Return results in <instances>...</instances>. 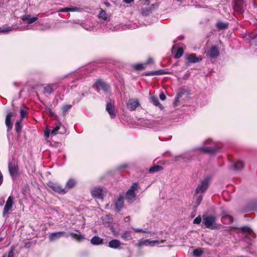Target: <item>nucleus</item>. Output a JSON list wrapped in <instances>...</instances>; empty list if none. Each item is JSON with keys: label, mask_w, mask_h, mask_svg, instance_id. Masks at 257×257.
<instances>
[{"label": "nucleus", "mask_w": 257, "mask_h": 257, "mask_svg": "<svg viewBox=\"0 0 257 257\" xmlns=\"http://www.w3.org/2000/svg\"><path fill=\"white\" fill-rule=\"evenodd\" d=\"M187 59L190 63H196L201 61L202 59L197 57L195 54H192L188 56Z\"/></svg>", "instance_id": "19"}, {"label": "nucleus", "mask_w": 257, "mask_h": 257, "mask_svg": "<svg viewBox=\"0 0 257 257\" xmlns=\"http://www.w3.org/2000/svg\"><path fill=\"white\" fill-rule=\"evenodd\" d=\"M51 135L55 136L58 134H64L66 132L65 128L62 125V123L60 122H58L56 123L55 126L50 129Z\"/></svg>", "instance_id": "5"}, {"label": "nucleus", "mask_w": 257, "mask_h": 257, "mask_svg": "<svg viewBox=\"0 0 257 257\" xmlns=\"http://www.w3.org/2000/svg\"><path fill=\"white\" fill-rule=\"evenodd\" d=\"M206 55L211 58H215L217 57L219 55V52L218 47L216 46L211 47L210 50L207 53Z\"/></svg>", "instance_id": "12"}, {"label": "nucleus", "mask_w": 257, "mask_h": 257, "mask_svg": "<svg viewBox=\"0 0 257 257\" xmlns=\"http://www.w3.org/2000/svg\"><path fill=\"white\" fill-rule=\"evenodd\" d=\"M241 230L243 235L246 239H248L249 240L251 241L254 238L253 233L248 227H242Z\"/></svg>", "instance_id": "13"}, {"label": "nucleus", "mask_w": 257, "mask_h": 257, "mask_svg": "<svg viewBox=\"0 0 257 257\" xmlns=\"http://www.w3.org/2000/svg\"><path fill=\"white\" fill-rule=\"evenodd\" d=\"M249 37L251 39V44L257 45V33L255 34L253 33L250 34Z\"/></svg>", "instance_id": "31"}, {"label": "nucleus", "mask_w": 257, "mask_h": 257, "mask_svg": "<svg viewBox=\"0 0 257 257\" xmlns=\"http://www.w3.org/2000/svg\"><path fill=\"white\" fill-rule=\"evenodd\" d=\"M202 253H203V251L200 248L196 249L193 251V254L195 256H197L201 255L202 254Z\"/></svg>", "instance_id": "39"}, {"label": "nucleus", "mask_w": 257, "mask_h": 257, "mask_svg": "<svg viewBox=\"0 0 257 257\" xmlns=\"http://www.w3.org/2000/svg\"><path fill=\"white\" fill-rule=\"evenodd\" d=\"M204 146L199 147L197 149L204 153L215 154L219 149L215 143L210 139L205 141L203 143Z\"/></svg>", "instance_id": "1"}, {"label": "nucleus", "mask_w": 257, "mask_h": 257, "mask_svg": "<svg viewBox=\"0 0 257 257\" xmlns=\"http://www.w3.org/2000/svg\"><path fill=\"white\" fill-rule=\"evenodd\" d=\"M165 240H162L161 241H159L157 240H152L150 239H142L139 241V246H141L143 245L146 246H154L160 243H163L165 242Z\"/></svg>", "instance_id": "6"}, {"label": "nucleus", "mask_w": 257, "mask_h": 257, "mask_svg": "<svg viewBox=\"0 0 257 257\" xmlns=\"http://www.w3.org/2000/svg\"><path fill=\"white\" fill-rule=\"evenodd\" d=\"M13 204L14 201L13 200V198L11 196H9L6 203V204L3 210L4 215H5L6 214H8L9 213V211L12 210Z\"/></svg>", "instance_id": "11"}, {"label": "nucleus", "mask_w": 257, "mask_h": 257, "mask_svg": "<svg viewBox=\"0 0 257 257\" xmlns=\"http://www.w3.org/2000/svg\"><path fill=\"white\" fill-rule=\"evenodd\" d=\"M84 28L85 29L87 30H91V27H86V28L84 27Z\"/></svg>", "instance_id": "58"}, {"label": "nucleus", "mask_w": 257, "mask_h": 257, "mask_svg": "<svg viewBox=\"0 0 257 257\" xmlns=\"http://www.w3.org/2000/svg\"><path fill=\"white\" fill-rule=\"evenodd\" d=\"M105 191L100 187L94 188L91 192V195L93 197L103 199L104 196Z\"/></svg>", "instance_id": "10"}, {"label": "nucleus", "mask_w": 257, "mask_h": 257, "mask_svg": "<svg viewBox=\"0 0 257 257\" xmlns=\"http://www.w3.org/2000/svg\"><path fill=\"white\" fill-rule=\"evenodd\" d=\"M245 6V4L243 0H234L233 9L236 12L242 14L244 11V8Z\"/></svg>", "instance_id": "7"}, {"label": "nucleus", "mask_w": 257, "mask_h": 257, "mask_svg": "<svg viewBox=\"0 0 257 257\" xmlns=\"http://www.w3.org/2000/svg\"><path fill=\"white\" fill-rule=\"evenodd\" d=\"M56 87V84H50L48 85L47 86L44 87V92L50 94L53 92L54 91V87Z\"/></svg>", "instance_id": "26"}, {"label": "nucleus", "mask_w": 257, "mask_h": 257, "mask_svg": "<svg viewBox=\"0 0 257 257\" xmlns=\"http://www.w3.org/2000/svg\"><path fill=\"white\" fill-rule=\"evenodd\" d=\"M126 166H127L126 164H124V165L120 166V169L125 168L126 167Z\"/></svg>", "instance_id": "55"}, {"label": "nucleus", "mask_w": 257, "mask_h": 257, "mask_svg": "<svg viewBox=\"0 0 257 257\" xmlns=\"http://www.w3.org/2000/svg\"><path fill=\"white\" fill-rule=\"evenodd\" d=\"M244 166L243 163L241 161H237L234 164V170L235 171H239L241 170Z\"/></svg>", "instance_id": "28"}, {"label": "nucleus", "mask_w": 257, "mask_h": 257, "mask_svg": "<svg viewBox=\"0 0 257 257\" xmlns=\"http://www.w3.org/2000/svg\"><path fill=\"white\" fill-rule=\"evenodd\" d=\"M13 116L12 112H9L8 113L6 118V124L8 128V131L11 130L13 127V123L11 120V118Z\"/></svg>", "instance_id": "18"}, {"label": "nucleus", "mask_w": 257, "mask_h": 257, "mask_svg": "<svg viewBox=\"0 0 257 257\" xmlns=\"http://www.w3.org/2000/svg\"><path fill=\"white\" fill-rule=\"evenodd\" d=\"M20 114L22 118H23L27 116V112L26 110L21 109L20 111Z\"/></svg>", "instance_id": "43"}, {"label": "nucleus", "mask_w": 257, "mask_h": 257, "mask_svg": "<svg viewBox=\"0 0 257 257\" xmlns=\"http://www.w3.org/2000/svg\"><path fill=\"white\" fill-rule=\"evenodd\" d=\"M183 52H184L183 49L181 47L179 48L177 50L176 54H175V57L176 58H180L182 56Z\"/></svg>", "instance_id": "35"}, {"label": "nucleus", "mask_w": 257, "mask_h": 257, "mask_svg": "<svg viewBox=\"0 0 257 257\" xmlns=\"http://www.w3.org/2000/svg\"><path fill=\"white\" fill-rule=\"evenodd\" d=\"M133 230H134L136 232H141L144 233H147L148 232L143 229L140 228H132Z\"/></svg>", "instance_id": "47"}, {"label": "nucleus", "mask_w": 257, "mask_h": 257, "mask_svg": "<svg viewBox=\"0 0 257 257\" xmlns=\"http://www.w3.org/2000/svg\"><path fill=\"white\" fill-rule=\"evenodd\" d=\"M115 205L116 209L119 211L123 205V199L122 197H119L116 200Z\"/></svg>", "instance_id": "22"}, {"label": "nucleus", "mask_w": 257, "mask_h": 257, "mask_svg": "<svg viewBox=\"0 0 257 257\" xmlns=\"http://www.w3.org/2000/svg\"><path fill=\"white\" fill-rule=\"evenodd\" d=\"M70 236L74 239L77 240L78 241H80L83 240L85 238V235L83 234H81L80 233H75L73 232L70 233Z\"/></svg>", "instance_id": "24"}, {"label": "nucleus", "mask_w": 257, "mask_h": 257, "mask_svg": "<svg viewBox=\"0 0 257 257\" xmlns=\"http://www.w3.org/2000/svg\"><path fill=\"white\" fill-rule=\"evenodd\" d=\"M91 243L93 245H100L103 243V239L99 236H95L91 239Z\"/></svg>", "instance_id": "20"}, {"label": "nucleus", "mask_w": 257, "mask_h": 257, "mask_svg": "<svg viewBox=\"0 0 257 257\" xmlns=\"http://www.w3.org/2000/svg\"><path fill=\"white\" fill-rule=\"evenodd\" d=\"M121 237L125 240H129L132 239L131 232L130 231H125L123 232L121 234Z\"/></svg>", "instance_id": "32"}, {"label": "nucleus", "mask_w": 257, "mask_h": 257, "mask_svg": "<svg viewBox=\"0 0 257 257\" xmlns=\"http://www.w3.org/2000/svg\"><path fill=\"white\" fill-rule=\"evenodd\" d=\"M129 219H130L129 217H125V220H128Z\"/></svg>", "instance_id": "59"}, {"label": "nucleus", "mask_w": 257, "mask_h": 257, "mask_svg": "<svg viewBox=\"0 0 257 257\" xmlns=\"http://www.w3.org/2000/svg\"><path fill=\"white\" fill-rule=\"evenodd\" d=\"M68 236V234L64 231H59V232H52L50 234L49 236V238L50 241H54L61 237H67Z\"/></svg>", "instance_id": "8"}, {"label": "nucleus", "mask_w": 257, "mask_h": 257, "mask_svg": "<svg viewBox=\"0 0 257 257\" xmlns=\"http://www.w3.org/2000/svg\"><path fill=\"white\" fill-rule=\"evenodd\" d=\"M120 245V242L117 239H113L108 243V246L112 248H117Z\"/></svg>", "instance_id": "23"}, {"label": "nucleus", "mask_w": 257, "mask_h": 257, "mask_svg": "<svg viewBox=\"0 0 257 257\" xmlns=\"http://www.w3.org/2000/svg\"><path fill=\"white\" fill-rule=\"evenodd\" d=\"M150 13H151V11L149 9H147L146 10L143 9V10H142V11H141L142 14L144 16H148Z\"/></svg>", "instance_id": "41"}, {"label": "nucleus", "mask_w": 257, "mask_h": 257, "mask_svg": "<svg viewBox=\"0 0 257 257\" xmlns=\"http://www.w3.org/2000/svg\"><path fill=\"white\" fill-rule=\"evenodd\" d=\"M146 67V64L145 63H141V64H137L134 65V68L138 70H140L142 69H144Z\"/></svg>", "instance_id": "33"}, {"label": "nucleus", "mask_w": 257, "mask_h": 257, "mask_svg": "<svg viewBox=\"0 0 257 257\" xmlns=\"http://www.w3.org/2000/svg\"><path fill=\"white\" fill-rule=\"evenodd\" d=\"M79 9L76 7L75 8H68V12H76L79 11Z\"/></svg>", "instance_id": "48"}, {"label": "nucleus", "mask_w": 257, "mask_h": 257, "mask_svg": "<svg viewBox=\"0 0 257 257\" xmlns=\"http://www.w3.org/2000/svg\"><path fill=\"white\" fill-rule=\"evenodd\" d=\"M94 86H96L97 89H101L104 92H106L109 89V86L103 81L98 80L95 83Z\"/></svg>", "instance_id": "15"}, {"label": "nucleus", "mask_w": 257, "mask_h": 257, "mask_svg": "<svg viewBox=\"0 0 257 257\" xmlns=\"http://www.w3.org/2000/svg\"><path fill=\"white\" fill-rule=\"evenodd\" d=\"M139 188V185L137 183H134L130 189L126 192L125 198L128 202H132L136 199V194L135 191Z\"/></svg>", "instance_id": "3"}, {"label": "nucleus", "mask_w": 257, "mask_h": 257, "mask_svg": "<svg viewBox=\"0 0 257 257\" xmlns=\"http://www.w3.org/2000/svg\"><path fill=\"white\" fill-rule=\"evenodd\" d=\"M106 5H107V6H108L109 4V3H106Z\"/></svg>", "instance_id": "62"}, {"label": "nucleus", "mask_w": 257, "mask_h": 257, "mask_svg": "<svg viewBox=\"0 0 257 257\" xmlns=\"http://www.w3.org/2000/svg\"><path fill=\"white\" fill-rule=\"evenodd\" d=\"M21 19L23 21H28V24H31L38 20V18L37 17H31L30 15H25L22 16Z\"/></svg>", "instance_id": "17"}, {"label": "nucleus", "mask_w": 257, "mask_h": 257, "mask_svg": "<svg viewBox=\"0 0 257 257\" xmlns=\"http://www.w3.org/2000/svg\"><path fill=\"white\" fill-rule=\"evenodd\" d=\"M201 221V217L200 216H197L193 221L194 224H199Z\"/></svg>", "instance_id": "42"}, {"label": "nucleus", "mask_w": 257, "mask_h": 257, "mask_svg": "<svg viewBox=\"0 0 257 257\" xmlns=\"http://www.w3.org/2000/svg\"><path fill=\"white\" fill-rule=\"evenodd\" d=\"M46 110L47 111V113L50 115L51 116L54 115V112L53 111V110L50 108L49 107L46 108Z\"/></svg>", "instance_id": "44"}, {"label": "nucleus", "mask_w": 257, "mask_h": 257, "mask_svg": "<svg viewBox=\"0 0 257 257\" xmlns=\"http://www.w3.org/2000/svg\"><path fill=\"white\" fill-rule=\"evenodd\" d=\"M51 134V131H50V129H46V131H45V136L47 138H48L49 137V135Z\"/></svg>", "instance_id": "46"}, {"label": "nucleus", "mask_w": 257, "mask_h": 257, "mask_svg": "<svg viewBox=\"0 0 257 257\" xmlns=\"http://www.w3.org/2000/svg\"><path fill=\"white\" fill-rule=\"evenodd\" d=\"M87 92L83 93L81 94V97L85 96L86 94H87Z\"/></svg>", "instance_id": "57"}, {"label": "nucleus", "mask_w": 257, "mask_h": 257, "mask_svg": "<svg viewBox=\"0 0 257 257\" xmlns=\"http://www.w3.org/2000/svg\"><path fill=\"white\" fill-rule=\"evenodd\" d=\"M222 217L225 219L227 223H231L233 220V217L231 215L225 212L222 213Z\"/></svg>", "instance_id": "29"}, {"label": "nucleus", "mask_w": 257, "mask_h": 257, "mask_svg": "<svg viewBox=\"0 0 257 257\" xmlns=\"http://www.w3.org/2000/svg\"><path fill=\"white\" fill-rule=\"evenodd\" d=\"M160 98L162 100H165V99H166V96L165 95V94L164 93H161L160 94Z\"/></svg>", "instance_id": "49"}, {"label": "nucleus", "mask_w": 257, "mask_h": 257, "mask_svg": "<svg viewBox=\"0 0 257 257\" xmlns=\"http://www.w3.org/2000/svg\"><path fill=\"white\" fill-rule=\"evenodd\" d=\"M106 110L111 118H113L115 117V113L114 112V107L111 101L107 103Z\"/></svg>", "instance_id": "16"}, {"label": "nucleus", "mask_w": 257, "mask_h": 257, "mask_svg": "<svg viewBox=\"0 0 257 257\" xmlns=\"http://www.w3.org/2000/svg\"><path fill=\"white\" fill-rule=\"evenodd\" d=\"M123 1L126 4H130L133 3L134 0H123Z\"/></svg>", "instance_id": "54"}, {"label": "nucleus", "mask_w": 257, "mask_h": 257, "mask_svg": "<svg viewBox=\"0 0 257 257\" xmlns=\"http://www.w3.org/2000/svg\"><path fill=\"white\" fill-rule=\"evenodd\" d=\"M99 18L101 19L103 21H105L107 19V15L106 12L101 10L99 14Z\"/></svg>", "instance_id": "34"}, {"label": "nucleus", "mask_w": 257, "mask_h": 257, "mask_svg": "<svg viewBox=\"0 0 257 257\" xmlns=\"http://www.w3.org/2000/svg\"><path fill=\"white\" fill-rule=\"evenodd\" d=\"M209 182V180L208 178H206L203 180L197 187L196 189V193L197 194L199 193H204L208 188Z\"/></svg>", "instance_id": "9"}, {"label": "nucleus", "mask_w": 257, "mask_h": 257, "mask_svg": "<svg viewBox=\"0 0 257 257\" xmlns=\"http://www.w3.org/2000/svg\"><path fill=\"white\" fill-rule=\"evenodd\" d=\"M153 62V59L151 58H149L148 60H147V61L146 63H145V64H146V65L148 64H150L151 63Z\"/></svg>", "instance_id": "53"}, {"label": "nucleus", "mask_w": 257, "mask_h": 257, "mask_svg": "<svg viewBox=\"0 0 257 257\" xmlns=\"http://www.w3.org/2000/svg\"><path fill=\"white\" fill-rule=\"evenodd\" d=\"M139 102L138 99H130L127 103V107L131 110H134L139 106Z\"/></svg>", "instance_id": "14"}, {"label": "nucleus", "mask_w": 257, "mask_h": 257, "mask_svg": "<svg viewBox=\"0 0 257 257\" xmlns=\"http://www.w3.org/2000/svg\"><path fill=\"white\" fill-rule=\"evenodd\" d=\"M151 101L152 103L156 106L161 105L159 102V99L157 97L154 96H151Z\"/></svg>", "instance_id": "36"}, {"label": "nucleus", "mask_w": 257, "mask_h": 257, "mask_svg": "<svg viewBox=\"0 0 257 257\" xmlns=\"http://www.w3.org/2000/svg\"><path fill=\"white\" fill-rule=\"evenodd\" d=\"M202 196L201 195H199L196 200V202H195V204H196V206H198L200 204V203L202 201Z\"/></svg>", "instance_id": "40"}, {"label": "nucleus", "mask_w": 257, "mask_h": 257, "mask_svg": "<svg viewBox=\"0 0 257 257\" xmlns=\"http://www.w3.org/2000/svg\"><path fill=\"white\" fill-rule=\"evenodd\" d=\"M68 8H65L61 9L60 10H59V12H68Z\"/></svg>", "instance_id": "50"}, {"label": "nucleus", "mask_w": 257, "mask_h": 257, "mask_svg": "<svg viewBox=\"0 0 257 257\" xmlns=\"http://www.w3.org/2000/svg\"><path fill=\"white\" fill-rule=\"evenodd\" d=\"M163 170V167L161 166H154L151 167L149 169L150 173H155L160 171Z\"/></svg>", "instance_id": "30"}, {"label": "nucleus", "mask_w": 257, "mask_h": 257, "mask_svg": "<svg viewBox=\"0 0 257 257\" xmlns=\"http://www.w3.org/2000/svg\"><path fill=\"white\" fill-rule=\"evenodd\" d=\"M16 130L17 132H19L21 129V123L19 121H17L16 123Z\"/></svg>", "instance_id": "45"}, {"label": "nucleus", "mask_w": 257, "mask_h": 257, "mask_svg": "<svg viewBox=\"0 0 257 257\" xmlns=\"http://www.w3.org/2000/svg\"><path fill=\"white\" fill-rule=\"evenodd\" d=\"M15 29V28L11 26H3L0 28V33L7 34Z\"/></svg>", "instance_id": "25"}, {"label": "nucleus", "mask_w": 257, "mask_h": 257, "mask_svg": "<svg viewBox=\"0 0 257 257\" xmlns=\"http://www.w3.org/2000/svg\"><path fill=\"white\" fill-rule=\"evenodd\" d=\"M29 24H27V25L23 26V27L21 28V29H22V30H28V29H29Z\"/></svg>", "instance_id": "51"}, {"label": "nucleus", "mask_w": 257, "mask_h": 257, "mask_svg": "<svg viewBox=\"0 0 257 257\" xmlns=\"http://www.w3.org/2000/svg\"><path fill=\"white\" fill-rule=\"evenodd\" d=\"M72 107L71 105L65 104L62 107V110L64 114L66 113Z\"/></svg>", "instance_id": "37"}, {"label": "nucleus", "mask_w": 257, "mask_h": 257, "mask_svg": "<svg viewBox=\"0 0 257 257\" xmlns=\"http://www.w3.org/2000/svg\"><path fill=\"white\" fill-rule=\"evenodd\" d=\"M13 250H11L9 252V254L7 257H13Z\"/></svg>", "instance_id": "52"}, {"label": "nucleus", "mask_w": 257, "mask_h": 257, "mask_svg": "<svg viewBox=\"0 0 257 257\" xmlns=\"http://www.w3.org/2000/svg\"><path fill=\"white\" fill-rule=\"evenodd\" d=\"M76 183V182L74 179H70L67 182V183L66 184V186L64 188V189H67V192L68 190L72 189L75 186Z\"/></svg>", "instance_id": "21"}, {"label": "nucleus", "mask_w": 257, "mask_h": 257, "mask_svg": "<svg viewBox=\"0 0 257 257\" xmlns=\"http://www.w3.org/2000/svg\"><path fill=\"white\" fill-rule=\"evenodd\" d=\"M48 186L54 192L60 194H65L67 193V189L63 188L60 184L53 182H49Z\"/></svg>", "instance_id": "4"}, {"label": "nucleus", "mask_w": 257, "mask_h": 257, "mask_svg": "<svg viewBox=\"0 0 257 257\" xmlns=\"http://www.w3.org/2000/svg\"><path fill=\"white\" fill-rule=\"evenodd\" d=\"M217 27L220 29H224L227 27L228 25L223 22H219L217 24Z\"/></svg>", "instance_id": "38"}, {"label": "nucleus", "mask_w": 257, "mask_h": 257, "mask_svg": "<svg viewBox=\"0 0 257 257\" xmlns=\"http://www.w3.org/2000/svg\"><path fill=\"white\" fill-rule=\"evenodd\" d=\"M2 257H6V254H5V255H4Z\"/></svg>", "instance_id": "61"}, {"label": "nucleus", "mask_w": 257, "mask_h": 257, "mask_svg": "<svg viewBox=\"0 0 257 257\" xmlns=\"http://www.w3.org/2000/svg\"><path fill=\"white\" fill-rule=\"evenodd\" d=\"M9 171H10V172L11 174H12L13 173H14V170L13 169H12L11 168H10V166H9Z\"/></svg>", "instance_id": "56"}, {"label": "nucleus", "mask_w": 257, "mask_h": 257, "mask_svg": "<svg viewBox=\"0 0 257 257\" xmlns=\"http://www.w3.org/2000/svg\"><path fill=\"white\" fill-rule=\"evenodd\" d=\"M166 74V72L164 70H159L158 71H154L150 72L146 74V76H153V75H163Z\"/></svg>", "instance_id": "27"}, {"label": "nucleus", "mask_w": 257, "mask_h": 257, "mask_svg": "<svg viewBox=\"0 0 257 257\" xmlns=\"http://www.w3.org/2000/svg\"><path fill=\"white\" fill-rule=\"evenodd\" d=\"M216 217L213 215H203V223L207 228L211 229L217 228L216 224Z\"/></svg>", "instance_id": "2"}, {"label": "nucleus", "mask_w": 257, "mask_h": 257, "mask_svg": "<svg viewBox=\"0 0 257 257\" xmlns=\"http://www.w3.org/2000/svg\"><path fill=\"white\" fill-rule=\"evenodd\" d=\"M180 96H181V95H180V94H178V95H177V98H179V97H180Z\"/></svg>", "instance_id": "60"}]
</instances>
